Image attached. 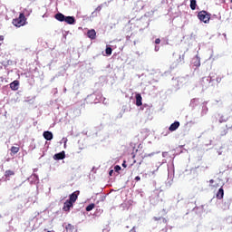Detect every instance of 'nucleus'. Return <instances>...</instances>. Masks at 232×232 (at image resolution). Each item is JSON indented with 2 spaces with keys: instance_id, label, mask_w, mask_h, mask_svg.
Here are the masks:
<instances>
[{
  "instance_id": "nucleus-33",
  "label": "nucleus",
  "mask_w": 232,
  "mask_h": 232,
  "mask_svg": "<svg viewBox=\"0 0 232 232\" xmlns=\"http://www.w3.org/2000/svg\"><path fill=\"white\" fill-rule=\"evenodd\" d=\"M155 51L158 52L159 51L158 48H155Z\"/></svg>"
},
{
  "instance_id": "nucleus-26",
  "label": "nucleus",
  "mask_w": 232,
  "mask_h": 232,
  "mask_svg": "<svg viewBox=\"0 0 232 232\" xmlns=\"http://www.w3.org/2000/svg\"><path fill=\"white\" fill-rule=\"evenodd\" d=\"M122 168H127L126 161H123Z\"/></svg>"
},
{
  "instance_id": "nucleus-10",
  "label": "nucleus",
  "mask_w": 232,
  "mask_h": 232,
  "mask_svg": "<svg viewBox=\"0 0 232 232\" xmlns=\"http://www.w3.org/2000/svg\"><path fill=\"white\" fill-rule=\"evenodd\" d=\"M96 35H97V33L95 32L94 29L89 30L87 32V37H89V39H95Z\"/></svg>"
},
{
  "instance_id": "nucleus-4",
  "label": "nucleus",
  "mask_w": 232,
  "mask_h": 232,
  "mask_svg": "<svg viewBox=\"0 0 232 232\" xmlns=\"http://www.w3.org/2000/svg\"><path fill=\"white\" fill-rule=\"evenodd\" d=\"M71 208H73V203L69 201V199H67L63 203V211H65L66 213H69Z\"/></svg>"
},
{
  "instance_id": "nucleus-21",
  "label": "nucleus",
  "mask_w": 232,
  "mask_h": 232,
  "mask_svg": "<svg viewBox=\"0 0 232 232\" xmlns=\"http://www.w3.org/2000/svg\"><path fill=\"white\" fill-rule=\"evenodd\" d=\"M65 229H69V231H73V226L72 224H68L65 227Z\"/></svg>"
},
{
  "instance_id": "nucleus-15",
  "label": "nucleus",
  "mask_w": 232,
  "mask_h": 232,
  "mask_svg": "<svg viewBox=\"0 0 232 232\" xmlns=\"http://www.w3.org/2000/svg\"><path fill=\"white\" fill-rule=\"evenodd\" d=\"M177 64L184 63V54H179V59L176 60Z\"/></svg>"
},
{
  "instance_id": "nucleus-20",
  "label": "nucleus",
  "mask_w": 232,
  "mask_h": 232,
  "mask_svg": "<svg viewBox=\"0 0 232 232\" xmlns=\"http://www.w3.org/2000/svg\"><path fill=\"white\" fill-rule=\"evenodd\" d=\"M111 52H113V50L111 49V47H107L105 50V53L107 55H111Z\"/></svg>"
},
{
  "instance_id": "nucleus-23",
  "label": "nucleus",
  "mask_w": 232,
  "mask_h": 232,
  "mask_svg": "<svg viewBox=\"0 0 232 232\" xmlns=\"http://www.w3.org/2000/svg\"><path fill=\"white\" fill-rule=\"evenodd\" d=\"M115 171H119L121 170V166L117 165L115 168H114Z\"/></svg>"
},
{
  "instance_id": "nucleus-30",
  "label": "nucleus",
  "mask_w": 232,
  "mask_h": 232,
  "mask_svg": "<svg viewBox=\"0 0 232 232\" xmlns=\"http://www.w3.org/2000/svg\"><path fill=\"white\" fill-rule=\"evenodd\" d=\"M111 173H113V170H111V171L109 172V175H111Z\"/></svg>"
},
{
  "instance_id": "nucleus-11",
  "label": "nucleus",
  "mask_w": 232,
  "mask_h": 232,
  "mask_svg": "<svg viewBox=\"0 0 232 232\" xmlns=\"http://www.w3.org/2000/svg\"><path fill=\"white\" fill-rule=\"evenodd\" d=\"M65 23H67V24H75V17L73 16H65Z\"/></svg>"
},
{
  "instance_id": "nucleus-32",
  "label": "nucleus",
  "mask_w": 232,
  "mask_h": 232,
  "mask_svg": "<svg viewBox=\"0 0 232 232\" xmlns=\"http://www.w3.org/2000/svg\"><path fill=\"white\" fill-rule=\"evenodd\" d=\"M139 164H142V160L140 161V163Z\"/></svg>"
},
{
  "instance_id": "nucleus-8",
  "label": "nucleus",
  "mask_w": 232,
  "mask_h": 232,
  "mask_svg": "<svg viewBox=\"0 0 232 232\" xmlns=\"http://www.w3.org/2000/svg\"><path fill=\"white\" fill-rule=\"evenodd\" d=\"M180 126V122L179 121H175L174 123H172L169 130V131H177V130H179V127Z\"/></svg>"
},
{
  "instance_id": "nucleus-17",
  "label": "nucleus",
  "mask_w": 232,
  "mask_h": 232,
  "mask_svg": "<svg viewBox=\"0 0 232 232\" xmlns=\"http://www.w3.org/2000/svg\"><path fill=\"white\" fill-rule=\"evenodd\" d=\"M14 175H15V172H14L13 170H6L5 177H6V179H8V177H12Z\"/></svg>"
},
{
  "instance_id": "nucleus-2",
  "label": "nucleus",
  "mask_w": 232,
  "mask_h": 232,
  "mask_svg": "<svg viewBox=\"0 0 232 232\" xmlns=\"http://www.w3.org/2000/svg\"><path fill=\"white\" fill-rule=\"evenodd\" d=\"M198 18L199 21H202V23H205V24H208L211 19V14L208 13L207 11H200L198 14Z\"/></svg>"
},
{
  "instance_id": "nucleus-29",
  "label": "nucleus",
  "mask_w": 232,
  "mask_h": 232,
  "mask_svg": "<svg viewBox=\"0 0 232 232\" xmlns=\"http://www.w3.org/2000/svg\"><path fill=\"white\" fill-rule=\"evenodd\" d=\"M209 182H210V184H213V182H215V180L214 179H210Z\"/></svg>"
},
{
  "instance_id": "nucleus-16",
  "label": "nucleus",
  "mask_w": 232,
  "mask_h": 232,
  "mask_svg": "<svg viewBox=\"0 0 232 232\" xmlns=\"http://www.w3.org/2000/svg\"><path fill=\"white\" fill-rule=\"evenodd\" d=\"M191 10H197V0H190Z\"/></svg>"
},
{
  "instance_id": "nucleus-35",
  "label": "nucleus",
  "mask_w": 232,
  "mask_h": 232,
  "mask_svg": "<svg viewBox=\"0 0 232 232\" xmlns=\"http://www.w3.org/2000/svg\"><path fill=\"white\" fill-rule=\"evenodd\" d=\"M132 157H133V159H135V155H133Z\"/></svg>"
},
{
  "instance_id": "nucleus-24",
  "label": "nucleus",
  "mask_w": 232,
  "mask_h": 232,
  "mask_svg": "<svg viewBox=\"0 0 232 232\" xmlns=\"http://www.w3.org/2000/svg\"><path fill=\"white\" fill-rule=\"evenodd\" d=\"M195 66H200V61H197L194 63Z\"/></svg>"
},
{
  "instance_id": "nucleus-6",
  "label": "nucleus",
  "mask_w": 232,
  "mask_h": 232,
  "mask_svg": "<svg viewBox=\"0 0 232 232\" xmlns=\"http://www.w3.org/2000/svg\"><path fill=\"white\" fill-rule=\"evenodd\" d=\"M54 18L56 19V21H60V23H63L65 21L66 16L63 14V13H57L54 15Z\"/></svg>"
},
{
  "instance_id": "nucleus-28",
  "label": "nucleus",
  "mask_w": 232,
  "mask_h": 232,
  "mask_svg": "<svg viewBox=\"0 0 232 232\" xmlns=\"http://www.w3.org/2000/svg\"><path fill=\"white\" fill-rule=\"evenodd\" d=\"M135 180H137V181L139 182V180H140V178L139 176H137V177L135 178Z\"/></svg>"
},
{
  "instance_id": "nucleus-9",
  "label": "nucleus",
  "mask_w": 232,
  "mask_h": 232,
  "mask_svg": "<svg viewBox=\"0 0 232 232\" xmlns=\"http://www.w3.org/2000/svg\"><path fill=\"white\" fill-rule=\"evenodd\" d=\"M44 138L45 139V140H52V139H53V134L52 133V131H44Z\"/></svg>"
},
{
  "instance_id": "nucleus-27",
  "label": "nucleus",
  "mask_w": 232,
  "mask_h": 232,
  "mask_svg": "<svg viewBox=\"0 0 232 232\" xmlns=\"http://www.w3.org/2000/svg\"><path fill=\"white\" fill-rule=\"evenodd\" d=\"M0 41H5V36L0 35Z\"/></svg>"
},
{
  "instance_id": "nucleus-12",
  "label": "nucleus",
  "mask_w": 232,
  "mask_h": 232,
  "mask_svg": "<svg viewBox=\"0 0 232 232\" xmlns=\"http://www.w3.org/2000/svg\"><path fill=\"white\" fill-rule=\"evenodd\" d=\"M217 198L222 200L224 198V188H220L216 195Z\"/></svg>"
},
{
  "instance_id": "nucleus-14",
  "label": "nucleus",
  "mask_w": 232,
  "mask_h": 232,
  "mask_svg": "<svg viewBox=\"0 0 232 232\" xmlns=\"http://www.w3.org/2000/svg\"><path fill=\"white\" fill-rule=\"evenodd\" d=\"M153 220H155V222H159V220H162L163 224H168V219H166V218H160V217L157 218V217H154Z\"/></svg>"
},
{
  "instance_id": "nucleus-3",
  "label": "nucleus",
  "mask_w": 232,
  "mask_h": 232,
  "mask_svg": "<svg viewBox=\"0 0 232 232\" xmlns=\"http://www.w3.org/2000/svg\"><path fill=\"white\" fill-rule=\"evenodd\" d=\"M80 193L81 192L79 190L74 191L69 196L68 200L71 201L72 204H75V202H77V198H79Z\"/></svg>"
},
{
  "instance_id": "nucleus-18",
  "label": "nucleus",
  "mask_w": 232,
  "mask_h": 232,
  "mask_svg": "<svg viewBox=\"0 0 232 232\" xmlns=\"http://www.w3.org/2000/svg\"><path fill=\"white\" fill-rule=\"evenodd\" d=\"M19 147H11V152L15 155V153H19Z\"/></svg>"
},
{
  "instance_id": "nucleus-7",
  "label": "nucleus",
  "mask_w": 232,
  "mask_h": 232,
  "mask_svg": "<svg viewBox=\"0 0 232 232\" xmlns=\"http://www.w3.org/2000/svg\"><path fill=\"white\" fill-rule=\"evenodd\" d=\"M10 88L14 92H16V90H19V81L14 80L13 82L10 83Z\"/></svg>"
},
{
  "instance_id": "nucleus-19",
  "label": "nucleus",
  "mask_w": 232,
  "mask_h": 232,
  "mask_svg": "<svg viewBox=\"0 0 232 232\" xmlns=\"http://www.w3.org/2000/svg\"><path fill=\"white\" fill-rule=\"evenodd\" d=\"M95 208V204L92 203L89 206L86 207V211H92V209Z\"/></svg>"
},
{
  "instance_id": "nucleus-36",
  "label": "nucleus",
  "mask_w": 232,
  "mask_h": 232,
  "mask_svg": "<svg viewBox=\"0 0 232 232\" xmlns=\"http://www.w3.org/2000/svg\"><path fill=\"white\" fill-rule=\"evenodd\" d=\"M137 162V160H134V163Z\"/></svg>"
},
{
  "instance_id": "nucleus-13",
  "label": "nucleus",
  "mask_w": 232,
  "mask_h": 232,
  "mask_svg": "<svg viewBox=\"0 0 232 232\" xmlns=\"http://www.w3.org/2000/svg\"><path fill=\"white\" fill-rule=\"evenodd\" d=\"M136 106H142V96L140 94H136Z\"/></svg>"
},
{
  "instance_id": "nucleus-34",
  "label": "nucleus",
  "mask_w": 232,
  "mask_h": 232,
  "mask_svg": "<svg viewBox=\"0 0 232 232\" xmlns=\"http://www.w3.org/2000/svg\"><path fill=\"white\" fill-rule=\"evenodd\" d=\"M155 51L158 52L159 51L158 48H155Z\"/></svg>"
},
{
  "instance_id": "nucleus-1",
  "label": "nucleus",
  "mask_w": 232,
  "mask_h": 232,
  "mask_svg": "<svg viewBox=\"0 0 232 232\" xmlns=\"http://www.w3.org/2000/svg\"><path fill=\"white\" fill-rule=\"evenodd\" d=\"M14 26L16 28H21V26H24L26 24V16H24V13H21L18 18L13 19Z\"/></svg>"
},
{
  "instance_id": "nucleus-31",
  "label": "nucleus",
  "mask_w": 232,
  "mask_h": 232,
  "mask_svg": "<svg viewBox=\"0 0 232 232\" xmlns=\"http://www.w3.org/2000/svg\"><path fill=\"white\" fill-rule=\"evenodd\" d=\"M205 79H206L207 81H209L208 78H203V81H204Z\"/></svg>"
},
{
  "instance_id": "nucleus-25",
  "label": "nucleus",
  "mask_w": 232,
  "mask_h": 232,
  "mask_svg": "<svg viewBox=\"0 0 232 232\" xmlns=\"http://www.w3.org/2000/svg\"><path fill=\"white\" fill-rule=\"evenodd\" d=\"M145 157H151V154H145L144 156H142V159H145Z\"/></svg>"
},
{
  "instance_id": "nucleus-5",
  "label": "nucleus",
  "mask_w": 232,
  "mask_h": 232,
  "mask_svg": "<svg viewBox=\"0 0 232 232\" xmlns=\"http://www.w3.org/2000/svg\"><path fill=\"white\" fill-rule=\"evenodd\" d=\"M65 158H66V154L64 153V151H62L60 153H56L53 156L54 160H63Z\"/></svg>"
},
{
  "instance_id": "nucleus-22",
  "label": "nucleus",
  "mask_w": 232,
  "mask_h": 232,
  "mask_svg": "<svg viewBox=\"0 0 232 232\" xmlns=\"http://www.w3.org/2000/svg\"><path fill=\"white\" fill-rule=\"evenodd\" d=\"M155 44H160V38L156 39V40H155Z\"/></svg>"
}]
</instances>
